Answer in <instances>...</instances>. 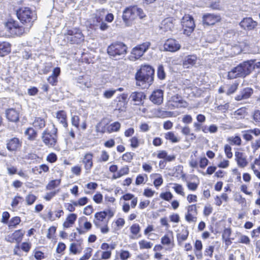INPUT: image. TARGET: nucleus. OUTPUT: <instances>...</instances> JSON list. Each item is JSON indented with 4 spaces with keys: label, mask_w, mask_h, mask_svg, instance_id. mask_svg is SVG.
<instances>
[{
    "label": "nucleus",
    "mask_w": 260,
    "mask_h": 260,
    "mask_svg": "<svg viewBox=\"0 0 260 260\" xmlns=\"http://www.w3.org/2000/svg\"><path fill=\"white\" fill-rule=\"evenodd\" d=\"M188 236V231L187 230H183L180 233L178 234L177 238L178 240L185 241L187 239Z\"/></svg>",
    "instance_id": "58"
},
{
    "label": "nucleus",
    "mask_w": 260,
    "mask_h": 260,
    "mask_svg": "<svg viewBox=\"0 0 260 260\" xmlns=\"http://www.w3.org/2000/svg\"><path fill=\"white\" fill-rule=\"evenodd\" d=\"M92 252V248L89 247L87 248L84 251V254L80 258V260L88 259L91 255Z\"/></svg>",
    "instance_id": "59"
},
{
    "label": "nucleus",
    "mask_w": 260,
    "mask_h": 260,
    "mask_svg": "<svg viewBox=\"0 0 260 260\" xmlns=\"http://www.w3.org/2000/svg\"><path fill=\"white\" fill-rule=\"evenodd\" d=\"M77 83L83 88H90L92 86L90 77L89 75H87L79 76L77 78Z\"/></svg>",
    "instance_id": "27"
},
{
    "label": "nucleus",
    "mask_w": 260,
    "mask_h": 260,
    "mask_svg": "<svg viewBox=\"0 0 260 260\" xmlns=\"http://www.w3.org/2000/svg\"><path fill=\"white\" fill-rule=\"evenodd\" d=\"M239 242L242 244H249L250 242V240L247 236L241 235L239 238Z\"/></svg>",
    "instance_id": "62"
},
{
    "label": "nucleus",
    "mask_w": 260,
    "mask_h": 260,
    "mask_svg": "<svg viewBox=\"0 0 260 260\" xmlns=\"http://www.w3.org/2000/svg\"><path fill=\"white\" fill-rule=\"evenodd\" d=\"M198 211L196 205H189L185 214V219L188 223H196L197 221Z\"/></svg>",
    "instance_id": "14"
},
{
    "label": "nucleus",
    "mask_w": 260,
    "mask_h": 260,
    "mask_svg": "<svg viewBox=\"0 0 260 260\" xmlns=\"http://www.w3.org/2000/svg\"><path fill=\"white\" fill-rule=\"evenodd\" d=\"M108 222L109 219H106L105 212L101 211L94 214L93 223L97 228L100 229L102 234H107L109 232Z\"/></svg>",
    "instance_id": "8"
},
{
    "label": "nucleus",
    "mask_w": 260,
    "mask_h": 260,
    "mask_svg": "<svg viewBox=\"0 0 260 260\" xmlns=\"http://www.w3.org/2000/svg\"><path fill=\"white\" fill-rule=\"evenodd\" d=\"M130 232L132 234L130 236V238L133 239H138L141 237V235L140 234L141 231V228L139 224L134 223L132 224L130 227Z\"/></svg>",
    "instance_id": "33"
},
{
    "label": "nucleus",
    "mask_w": 260,
    "mask_h": 260,
    "mask_svg": "<svg viewBox=\"0 0 260 260\" xmlns=\"http://www.w3.org/2000/svg\"><path fill=\"white\" fill-rule=\"evenodd\" d=\"M139 245L140 249H149L152 248L153 243L150 241L145 239L141 240L139 241Z\"/></svg>",
    "instance_id": "42"
},
{
    "label": "nucleus",
    "mask_w": 260,
    "mask_h": 260,
    "mask_svg": "<svg viewBox=\"0 0 260 260\" xmlns=\"http://www.w3.org/2000/svg\"><path fill=\"white\" fill-rule=\"evenodd\" d=\"M220 20V15L209 14L204 16L203 21L204 24L210 25L214 24Z\"/></svg>",
    "instance_id": "26"
},
{
    "label": "nucleus",
    "mask_w": 260,
    "mask_h": 260,
    "mask_svg": "<svg viewBox=\"0 0 260 260\" xmlns=\"http://www.w3.org/2000/svg\"><path fill=\"white\" fill-rule=\"evenodd\" d=\"M154 71L149 65H142L135 75L136 85L145 88L149 86L153 82Z\"/></svg>",
    "instance_id": "1"
},
{
    "label": "nucleus",
    "mask_w": 260,
    "mask_h": 260,
    "mask_svg": "<svg viewBox=\"0 0 260 260\" xmlns=\"http://www.w3.org/2000/svg\"><path fill=\"white\" fill-rule=\"evenodd\" d=\"M93 155L91 152H87L83 156L82 163L86 173H89L93 167Z\"/></svg>",
    "instance_id": "20"
},
{
    "label": "nucleus",
    "mask_w": 260,
    "mask_h": 260,
    "mask_svg": "<svg viewBox=\"0 0 260 260\" xmlns=\"http://www.w3.org/2000/svg\"><path fill=\"white\" fill-rule=\"evenodd\" d=\"M251 62L244 61L232 69L228 73V78L235 79L238 77H245L252 70Z\"/></svg>",
    "instance_id": "5"
},
{
    "label": "nucleus",
    "mask_w": 260,
    "mask_h": 260,
    "mask_svg": "<svg viewBox=\"0 0 260 260\" xmlns=\"http://www.w3.org/2000/svg\"><path fill=\"white\" fill-rule=\"evenodd\" d=\"M150 100L154 104L160 105L163 102V91L157 89L153 91L151 94Z\"/></svg>",
    "instance_id": "23"
},
{
    "label": "nucleus",
    "mask_w": 260,
    "mask_h": 260,
    "mask_svg": "<svg viewBox=\"0 0 260 260\" xmlns=\"http://www.w3.org/2000/svg\"><path fill=\"white\" fill-rule=\"evenodd\" d=\"M24 235V232H22L21 230H16L12 234L6 236L5 240L10 243L16 242L17 245L15 248H19V244L22 241Z\"/></svg>",
    "instance_id": "15"
},
{
    "label": "nucleus",
    "mask_w": 260,
    "mask_h": 260,
    "mask_svg": "<svg viewBox=\"0 0 260 260\" xmlns=\"http://www.w3.org/2000/svg\"><path fill=\"white\" fill-rule=\"evenodd\" d=\"M145 16L143 10L137 6L126 8L123 11L122 20L126 26H131L134 21L139 17L142 19Z\"/></svg>",
    "instance_id": "3"
},
{
    "label": "nucleus",
    "mask_w": 260,
    "mask_h": 260,
    "mask_svg": "<svg viewBox=\"0 0 260 260\" xmlns=\"http://www.w3.org/2000/svg\"><path fill=\"white\" fill-rule=\"evenodd\" d=\"M56 118L59 123L67 128L68 127L67 115L64 111L60 110L56 113Z\"/></svg>",
    "instance_id": "35"
},
{
    "label": "nucleus",
    "mask_w": 260,
    "mask_h": 260,
    "mask_svg": "<svg viewBox=\"0 0 260 260\" xmlns=\"http://www.w3.org/2000/svg\"><path fill=\"white\" fill-rule=\"evenodd\" d=\"M58 129L54 124L48 126L42 134L41 139L45 145L49 148L57 149L58 147Z\"/></svg>",
    "instance_id": "2"
},
{
    "label": "nucleus",
    "mask_w": 260,
    "mask_h": 260,
    "mask_svg": "<svg viewBox=\"0 0 260 260\" xmlns=\"http://www.w3.org/2000/svg\"><path fill=\"white\" fill-rule=\"evenodd\" d=\"M235 157L237 165L239 167L245 168L248 165L246 156L243 153L236 152Z\"/></svg>",
    "instance_id": "29"
},
{
    "label": "nucleus",
    "mask_w": 260,
    "mask_h": 260,
    "mask_svg": "<svg viewBox=\"0 0 260 260\" xmlns=\"http://www.w3.org/2000/svg\"><path fill=\"white\" fill-rule=\"evenodd\" d=\"M145 177L147 178V175L145 174L144 175H139L136 179L135 183L137 185H140L141 184L145 183Z\"/></svg>",
    "instance_id": "61"
},
{
    "label": "nucleus",
    "mask_w": 260,
    "mask_h": 260,
    "mask_svg": "<svg viewBox=\"0 0 260 260\" xmlns=\"http://www.w3.org/2000/svg\"><path fill=\"white\" fill-rule=\"evenodd\" d=\"M198 58L196 55H189L185 56L183 61L184 68L188 69L196 64Z\"/></svg>",
    "instance_id": "28"
},
{
    "label": "nucleus",
    "mask_w": 260,
    "mask_h": 260,
    "mask_svg": "<svg viewBox=\"0 0 260 260\" xmlns=\"http://www.w3.org/2000/svg\"><path fill=\"white\" fill-rule=\"evenodd\" d=\"M117 254L121 260H127L131 256L129 251L123 249H121L119 251L117 252Z\"/></svg>",
    "instance_id": "45"
},
{
    "label": "nucleus",
    "mask_w": 260,
    "mask_h": 260,
    "mask_svg": "<svg viewBox=\"0 0 260 260\" xmlns=\"http://www.w3.org/2000/svg\"><path fill=\"white\" fill-rule=\"evenodd\" d=\"M161 244L165 246L167 251H171L175 246L174 237L172 231L166 233L161 238Z\"/></svg>",
    "instance_id": "13"
},
{
    "label": "nucleus",
    "mask_w": 260,
    "mask_h": 260,
    "mask_svg": "<svg viewBox=\"0 0 260 260\" xmlns=\"http://www.w3.org/2000/svg\"><path fill=\"white\" fill-rule=\"evenodd\" d=\"M116 108L120 111H125L127 105V94L122 93L117 97Z\"/></svg>",
    "instance_id": "19"
},
{
    "label": "nucleus",
    "mask_w": 260,
    "mask_h": 260,
    "mask_svg": "<svg viewBox=\"0 0 260 260\" xmlns=\"http://www.w3.org/2000/svg\"><path fill=\"white\" fill-rule=\"evenodd\" d=\"M253 90L250 88H244L241 91L239 94L235 97V100L237 101L248 99L252 94Z\"/></svg>",
    "instance_id": "32"
},
{
    "label": "nucleus",
    "mask_w": 260,
    "mask_h": 260,
    "mask_svg": "<svg viewBox=\"0 0 260 260\" xmlns=\"http://www.w3.org/2000/svg\"><path fill=\"white\" fill-rule=\"evenodd\" d=\"M37 200V197L33 194L29 193L25 197V201L28 205H32Z\"/></svg>",
    "instance_id": "55"
},
{
    "label": "nucleus",
    "mask_w": 260,
    "mask_h": 260,
    "mask_svg": "<svg viewBox=\"0 0 260 260\" xmlns=\"http://www.w3.org/2000/svg\"><path fill=\"white\" fill-rule=\"evenodd\" d=\"M25 134L28 136V139L30 140H34L37 136V133L32 127H29L25 131Z\"/></svg>",
    "instance_id": "50"
},
{
    "label": "nucleus",
    "mask_w": 260,
    "mask_h": 260,
    "mask_svg": "<svg viewBox=\"0 0 260 260\" xmlns=\"http://www.w3.org/2000/svg\"><path fill=\"white\" fill-rule=\"evenodd\" d=\"M107 13V10L105 9L102 8L96 10L92 15V19L94 24L95 23H101L103 20L104 17Z\"/></svg>",
    "instance_id": "25"
},
{
    "label": "nucleus",
    "mask_w": 260,
    "mask_h": 260,
    "mask_svg": "<svg viewBox=\"0 0 260 260\" xmlns=\"http://www.w3.org/2000/svg\"><path fill=\"white\" fill-rule=\"evenodd\" d=\"M11 51L10 44L7 42L0 43V56H4Z\"/></svg>",
    "instance_id": "39"
},
{
    "label": "nucleus",
    "mask_w": 260,
    "mask_h": 260,
    "mask_svg": "<svg viewBox=\"0 0 260 260\" xmlns=\"http://www.w3.org/2000/svg\"><path fill=\"white\" fill-rule=\"evenodd\" d=\"M7 30L13 36H20L29 31L28 27L20 26L18 21L9 19L5 23Z\"/></svg>",
    "instance_id": "6"
},
{
    "label": "nucleus",
    "mask_w": 260,
    "mask_h": 260,
    "mask_svg": "<svg viewBox=\"0 0 260 260\" xmlns=\"http://www.w3.org/2000/svg\"><path fill=\"white\" fill-rule=\"evenodd\" d=\"M56 228L54 226H52L48 229L47 238L49 239H52L54 238V235L56 233Z\"/></svg>",
    "instance_id": "56"
},
{
    "label": "nucleus",
    "mask_w": 260,
    "mask_h": 260,
    "mask_svg": "<svg viewBox=\"0 0 260 260\" xmlns=\"http://www.w3.org/2000/svg\"><path fill=\"white\" fill-rule=\"evenodd\" d=\"M65 40L71 44H79L84 40V36L81 30L77 28H71L64 34Z\"/></svg>",
    "instance_id": "7"
},
{
    "label": "nucleus",
    "mask_w": 260,
    "mask_h": 260,
    "mask_svg": "<svg viewBox=\"0 0 260 260\" xmlns=\"http://www.w3.org/2000/svg\"><path fill=\"white\" fill-rule=\"evenodd\" d=\"M172 188L174 190L175 192L178 194L184 197L185 192L184 191V188L182 185L178 183H173Z\"/></svg>",
    "instance_id": "47"
},
{
    "label": "nucleus",
    "mask_w": 260,
    "mask_h": 260,
    "mask_svg": "<svg viewBox=\"0 0 260 260\" xmlns=\"http://www.w3.org/2000/svg\"><path fill=\"white\" fill-rule=\"evenodd\" d=\"M228 141L232 145L239 146L241 144V139L239 136L229 137L228 139Z\"/></svg>",
    "instance_id": "51"
},
{
    "label": "nucleus",
    "mask_w": 260,
    "mask_h": 260,
    "mask_svg": "<svg viewBox=\"0 0 260 260\" xmlns=\"http://www.w3.org/2000/svg\"><path fill=\"white\" fill-rule=\"evenodd\" d=\"M120 200H123L125 201L131 200V206L132 208H135L138 203V198L134 194L129 193L122 196Z\"/></svg>",
    "instance_id": "37"
},
{
    "label": "nucleus",
    "mask_w": 260,
    "mask_h": 260,
    "mask_svg": "<svg viewBox=\"0 0 260 260\" xmlns=\"http://www.w3.org/2000/svg\"><path fill=\"white\" fill-rule=\"evenodd\" d=\"M129 172L128 167L127 166H123L116 173L113 174L112 178L114 179L119 178L124 175L128 174Z\"/></svg>",
    "instance_id": "40"
},
{
    "label": "nucleus",
    "mask_w": 260,
    "mask_h": 260,
    "mask_svg": "<svg viewBox=\"0 0 260 260\" xmlns=\"http://www.w3.org/2000/svg\"><path fill=\"white\" fill-rule=\"evenodd\" d=\"M7 119L12 122H17L19 120V113L15 109L11 108L6 112Z\"/></svg>",
    "instance_id": "31"
},
{
    "label": "nucleus",
    "mask_w": 260,
    "mask_h": 260,
    "mask_svg": "<svg viewBox=\"0 0 260 260\" xmlns=\"http://www.w3.org/2000/svg\"><path fill=\"white\" fill-rule=\"evenodd\" d=\"M257 25L258 23L250 17L244 18L239 23L241 28L246 31L254 30Z\"/></svg>",
    "instance_id": "16"
},
{
    "label": "nucleus",
    "mask_w": 260,
    "mask_h": 260,
    "mask_svg": "<svg viewBox=\"0 0 260 260\" xmlns=\"http://www.w3.org/2000/svg\"><path fill=\"white\" fill-rule=\"evenodd\" d=\"M165 137L167 140L170 141L172 143H177L179 141L178 138L173 132H169L165 134Z\"/></svg>",
    "instance_id": "46"
},
{
    "label": "nucleus",
    "mask_w": 260,
    "mask_h": 260,
    "mask_svg": "<svg viewBox=\"0 0 260 260\" xmlns=\"http://www.w3.org/2000/svg\"><path fill=\"white\" fill-rule=\"evenodd\" d=\"M150 45L149 42H146L133 48L129 56L130 59L135 61L140 58L149 48Z\"/></svg>",
    "instance_id": "9"
},
{
    "label": "nucleus",
    "mask_w": 260,
    "mask_h": 260,
    "mask_svg": "<svg viewBox=\"0 0 260 260\" xmlns=\"http://www.w3.org/2000/svg\"><path fill=\"white\" fill-rule=\"evenodd\" d=\"M110 157V155L108 153L105 151L103 150L101 152L100 156L98 160V162H106L107 161Z\"/></svg>",
    "instance_id": "52"
},
{
    "label": "nucleus",
    "mask_w": 260,
    "mask_h": 260,
    "mask_svg": "<svg viewBox=\"0 0 260 260\" xmlns=\"http://www.w3.org/2000/svg\"><path fill=\"white\" fill-rule=\"evenodd\" d=\"M173 103V106L176 108H185L187 106V103L184 101L182 97L178 94L172 96L170 100Z\"/></svg>",
    "instance_id": "24"
},
{
    "label": "nucleus",
    "mask_w": 260,
    "mask_h": 260,
    "mask_svg": "<svg viewBox=\"0 0 260 260\" xmlns=\"http://www.w3.org/2000/svg\"><path fill=\"white\" fill-rule=\"evenodd\" d=\"M132 101L134 102L135 105H142L144 100L146 98L145 94L143 92L135 91L133 92L129 96Z\"/></svg>",
    "instance_id": "21"
},
{
    "label": "nucleus",
    "mask_w": 260,
    "mask_h": 260,
    "mask_svg": "<svg viewBox=\"0 0 260 260\" xmlns=\"http://www.w3.org/2000/svg\"><path fill=\"white\" fill-rule=\"evenodd\" d=\"M77 218V215L75 213L69 214L66 218L62 226L64 229H69L73 227Z\"/></svg>",
    "instance_id": "30"
},
{
    "label": "nucleus",
    "mask_w": 260,
    "mask_h": 260,
    "mask_svg": "<svg viewBox=\"0 0 260 260\" xmlns=\"http://www.w3.org/2000/svg\"><path fill=\"white\" fill-rule=\"evenodd\" d=\"M21 221L20 218L16 216L13 217L10 221L9 226L10 228H15L17 225L19 224Z\"/></svg>",
    "instance_id": "54"
},
{
    "label": "nucleus",
    "mask_w": 260,
    "mask_h": 260,
    "mask_svg": "<svg viewBox=\"0 0 260 260\" xmlns=\"http://www.w3.org/2000/svg\"><path fill=\"white\" fill-rule=\"evenodd\" d=\"M181 23L184 29V34L187 36H189L195 27L192 17L188 14L185 15L183 17Z\"/></svg>",
    "instance_id": "12"
},
{
    "label": "nucleus",
    "mask_w": 260,
    "mask_h": 260,
    "mask_svg": "<svg viewBox=\"0 0 260 260\" xmlns=\"http://www.w3.org/2000/svg\"><path fill=\"white\" fill-rule=\"evenodd\" d=\"M176 24V19L173 17H169L164 19L161 22L159 27L162 31L166 32L172 31Z\"/></svg>",
    "instance_id": "18"
},
{
    "label": "nucleus",
    "mask_w": 260,
    "mask_h": 260,
    "mask_svg": "<svg viewBox=\"0 0 260 260\" xmlns=\"http://www.w3.org/2000/svg\"><path fill=\"white\" fill-rule=\"evenodd\" d=\"M126 46L121 42H117L110 45L107 49L109 55L113 57L125 54L127 50Z\"/></svg>",
    "instance_id": "10"
},
{
    "label": "nucleus",
    "mask_w": 260,
    "mask_h": 260,
    "mask_svg": "<svg viewBox=\"0 0 260 260\" xmlns=\"http://www.w3.org/2000/svg\"><path fill=\"white\" fill-rule=\"evenodd\" d=\"M150 178L154 179L153 184L155 187L158 188L163 183L164 180L161 175L159 174L154 173L150 175Z\"/></svg>",
    "instance_id": "38"
},
{
    "label": "nucleus",
    "mask_w": 260,
    "mask_h": 260,
    "mask_svg": "<svg viewBox=\"0 0 260 260\" xmlns=\"http://www.w3.org/2000/svg\"><path fill=\"white\" fill-rule=\"evenodd\" d=\"M21 144L22 142L18 138H13L8 140L7 148L10 151H16L21 147Z\"/></svg>",
    "instance_id": "22"
},
{
    "label": "nucleus",
    "mask_w": 260,
    "mask_h": 260,
    "mask_svg": "<svg viewBox=\"0 0 260 260\" xmlns=\"http://www.w3.org/2000/svg\"><path fill=\"white\" fill-rule=\"evenodd\" d=\"M60 70L59 68H55L52 74L47 78L48 82L52 85H56L57 82V77L60 75Z\"/></svg>",
    "instance_id": "36"
},
{
    "label": "nucleus",
    "mask_w": 260,
    "mask_h": 260,
    "mask_svg": "<svg viewBox=\"0 0 260 260\" xmlns=\"http://www.w3.org/2000/svg\"><path fill=\"white\" fill-rule=\"evenodd\" d=\"M60 179H55L50 181L46 186V189L48 190H52L58 186L60 184Z\"/></svg>",
    "instance_id": "48"
},
{
    "label": "nucleus",
    "mask_w": 260,
    "mask_h": 260,
    "mask_svg": "<svg viewBox=\"0 0 260 260\" xmlns=\"http://www.w3.org/2000/svg\"><path fill=\"white\" fill-rule=\"evenodd\" d=\"M157 76L160 80H163L165 78L166 74L162 66H159L157 69Z\"/></svg>",
    "instance_id": "60"
},
{
    "label": "nucleus",
    "mask_w": 260,
    "mask_h": 260,
    "mask_svg": "<svg viewBox=\"0 0 260 260\" xmlns=\"http://www.w3.org/2000/svg\"><path fill=\"white\" fill-rule=\"evenodd\" d=\"M121 127L119 122H114L110 124H104L102 122L99 123L96 126V131L102 133H112L118 132Z\"/></svg>",
    "instance_id": "11"
},
{
    "label": "nucleus",
    "mask_w": 260,
    "mask_h": 260,
    "mask_svg": "<svg viewBox=\"0 0 260 260\" xmlns=\"http://www.w3.org/2000/svg\"><path fill=\"white\" fill-rule=\"evenodd\" d=\"M231 115L233 118L236 120H241L244 119L247 115V112L246 108L242 107L235 111Z\"/></svg>",
    "instance_id": "34"
},
{
    "label": "nucleus",
    "mask_w": 260,
    "mask_h": 260,
    "mask_svg": "<svg viewBox=\"0 0 260 260\" xmlns=\"http://www.w3.org/2000/svg\"><path fill=\"white\" fill-rule=\"evenodd\" d=\"M33 125L36 128L42 129L45 126V120L40 117H37L33 122Z\"/></svg>",
    "instance_id": "43"
},
{
    "label": "nucleus",
    "mask_w": 260,
    "mask_h": 260,
    "mask_svg": "<svg viewBox=\"0 0 260 260\" xmlns=\"http://www.w3.org/2000/svg\"><path fill=\"white\" fill-rule=\"evenodd\" d=\"M159 197L165 201H170L173 198V195L171 192L167 191L160 193Z\"/></svg>",
    "instance_id": "53"
},
{
    "label": "nucleus",
    "mask_w": 260,
    "mask_h": 260,
    "mask_svg": "<svg viewBox=\"0 0 260 260\" xmlns=\"http://www.w3.org/2000/svg\"><path fill=\"white\" fill-rule=\"evenodd\" d=\"M253 119L255 123L260 125V111L256 110L254 112L253 115Z\"/></svg>",
    "instance_id": "64"
},
{
    "label": "nucleus",
    "mask_w": 260,
    "mask_h": 260,
    "mask_svg": "<svg viewBox=\"0 0 260 260\" xmlns=\"http://www.w3.org/2000/svg\"><path fill=\"white\" fill-rule=\"evenodd\" d=\"M83 248L81 246L80 243H71L70 246V251L72 253L76 254L78 253H80Z\"/></svg>",
    "instance_id": "41"
},
{
    "label": "nucleus",
    "mask_w": 260,
    "mask_h": 260,
    "mask_svg": "<svg viewBox=\"0 0 260 260\" xmlns=\"http://www.w3.org/2000/svg\"><path fill=\"white\" fill-rule=\"evenodd\" d=\"M115 92L116 90H114V89L107 90L104 92L103 96L106 99H110L114 95Z\"/></svg>",
    "instance_id": "63"
},
{
    "label": "nucleus",
    "mask_w": 260,
    "mask_h": 260,
    "mask_svg": "<svg viewBox=\"0 0 260 260\" xmlns=\"http://www.w3.org/2000/svg\"><path fill=\"white\" fill-rule=\"evenodd\" d=\"M115 248V244H109L107 243H103L101 246V248L105 251H111L114 249Z\"/></svg>",
    "instance_id": "57"
},
{
    "label": "nucleus",
    "mask_w": 260,
    "mask_h": 260,
    "mask_svg": "<svg viewBox=\"0 0 260 260\" xmlns=\"http://www.w3.org/2000/svg\"><path fill=\"white\" fill-rule=\"evenodd\" d=\"M91 223L90 222L86 220L84 223L83 229L77 228L76 230L79 234H84L87 231H89L91 229Z\"/></svg>",
    "instance_id": "44"
},
{
    "label": "nucleus",
    "mask_w": 260,
    "mask_h": 260,
    "mask_svg": "<svg viewBox=\"0 0 260 260\" xmlns=\"http://www.w3.org/2000/svg\"><path fill=\"white\" fill-rule=\"evenodd\" d=\"M6 167L7 173L9 175H13L17 173V168L16 166H13L10 163L7 162Z\"/></svg>",
    "instance_id": "49"
},
{
    "label": "nucleus",
    "mask_w": 260,
    "mask_h": 260,
    "mask_svg": "<svg viewBox=\"0 0 260 260\" xmlns=\"http://www.w3.org/2000/svg\"><path fill=\"white\" fill-rule=\"evenodd\" d=\"M164 50L170 52H176L181 48V45L174 39H169L166 41L164 45Z\"/></svg>",
    "instance_id": "17"
},
{
    "label": "nucleus",
    "mask_w": 260,
    "mask_h": 260,
    "mask_svg": "<svg viewBox=\"0 0 260 260\" xmlns=\"http://www.w3.org/2000/svg\"><path fill=\"white\" fill-rule=\"evenodd\" d=\"M16 12L17 18L22 23L26 25L25 27H28L29 30L37 18L35 11L28 7H21L17 9Z\"/></svg>",
    "instance_id": "4"
}]
</instances>
